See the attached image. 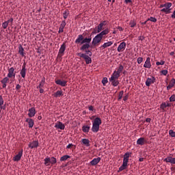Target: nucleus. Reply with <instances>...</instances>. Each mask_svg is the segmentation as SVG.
<instances>
[{
  "label": "nucleus",
  "mask_w": 175,
  "mask_h": 175,
  "mask_svg": "<svg viewBox=\"0 0 175 175\" xmlns=\"http://www.w3.org/2000/svg\"><path fill=\"white\" fill-rule=\"evenodd\" d=\"M110 32L109 29H105V30L102 31L100 33L97 34L94 38L92 42L93 46H97L98 43L102 42V39H103V36L107 35Z\"/></svg>",
  "instance_id": "f257e3e1"
},
{
  "label": "nucleus",
  "mask_w": 175,
  "mask_h": 175,
  "mask_svg": "<svg viewBox=\"0 0 175 175\" xmlns=\"http://www.w3.org/2000/svg\"><path fill=\"white\" fill-rule=\"evenodd\" d=\"M100 125H102V120L100 118H96L92 121V131L94 132V133H97V132H99Z\"/></svg>",
  "instance_id": "f03ea898"
},
{
  "label": "nucleus",
  "mask_w": 175,
  "mask_h": 175,
  "mask_svg": "<svg viewBox=\"0 0 175 175\" xmlns=\"http://www.w3.org/2000/svg\"><path fill=\"white\" fill-rule=\"evenodd\" d=\"M91 40H92V38L90 37L84 38L83 35L79 34L75 40V43L77 44H84V43H91Z\"/></svg>",
  "instance_id": "7ed1b4c3"
},
{
  "label": "nucleus",
  "mask_w": 175,
  "mask_h": 175,
  "mask_svg": "<svg viewBox=\"0 0 175 175\" xmlns=\"http://www.w3.org/2000/svg\"><path fill=\"white\" fill-rule=\"evenodd\" d=\"M78 56L85 59L86 65H90V64L92 63V59H91V57H90V56L85 53H78Z\"/></svg>",
  "instance_id": "20e7f679"
},
{
  "label": "nucleus",
  "mask_w": 175,
  "mask_h": 175,
  "mask_svg": "<svg viewBox=\"0 0 175 175\" xmlns=\"http://www.w3.org/2000/svg\"><path fill=\"white\" fill-rule=\"evenodd\" d=\"M65 50H66V44H65V42H64L61 45V46L59 49V52H58V54H57V58H62V57H64Z\"/></svg>",
  "instance_id": "39448f33"
},
{
  "label": "nucleus",
  "mask_w": 175,
  "mask_h": 175,
  "mask_svg": "<svg viewBox=\"0 0 175 175\" xmlns=\"http://www.w3.org/2000/svg\"><path fill=\"white\" fill-rule=\"evenodd\" d=\"M106 25V21H104L101 22L98 26H97V30L94 31V33H100L102 31H103V27Z\"/></svg>",
  "instance_id": "423d86ee"
},
{
  "label": "nucleus",
  "mask_w": 175,
  "mask_h": 175,
  "mask_svg": "<svg viewBox=\"0 0 175 175\" xmlns=\"http://www.w3.org/2000/svg\"><path fill=\"white\" fill-rule=\"evenodd\" d=\"M8 77L9 79H14L16 77V72L14 71V68L11 67L10 68H8Z\"/></svg>",
  "instance_id": "0eeeda50"
},
{
  "label": "nucleus",
  "mask_w": 175,
  "mask_h": 175,
  "mask_svg": "<svg viewBox=\"0 0 175 175\" xmlns=\"http://www.w3.org/2000/svg\"><path fill=\"white\" fill-rule=\"evenodd\" d=\"M132 155V153L130 152H126L124 155V159H123V163L124 165L128 166V162H129V157Z\"/></svg>",
  "instance_id": "6e6552de"
},
{
  "label": "nucleus",
  "mask_w": 175,
  "mask_h": 175,
  "mask_svg": "<svg viewBox=\"0 0 175 175\" xmlns=\"http://www.w3.org/2000/svg\"><path fill=\"white\" fill-rule=\"evenodd\" d=\"M38 147H39L38 140L31 142L29 144V148H31V150H33V148H38Z\"/></svg>",
  "instance_id": "1a4fd4ad"
},
{
  "label": "nucleus",
  "mask_w": 175,
  "mask_h": 175,
  "mask_svg": "<svg viewBox=\"0 0 175 175\" xmlns=\"http://www.w3.org/2000/svg\"><path fill=\"white\" fill-rule=\"evenodd\" d=\"M55 82V84H57V85H61L62 87H66L68 83V81L62 79H57Z\"/></svg>",
  "instance_id": "9d476101"
},
{
  "label": "nucleus",
  "mask_w": 175,
  "mask_h": 175,
  "mask_svg": "<svg viewBox=\"0 0 175 175\" xmlns=\"http://www.w3.org/2000/svg\"><path fill=\"white\" fill-rule=\"evenodd\" d=\"M155 83V77H151L150 78H148L146 81V87H150L151 84H154Z\"/></svg>",
  "instance_id": "9b49d317"
},
{
  "label": "nucleus",
  "mask_w": 175,
  "mask_h": 175,
  "mask_svg": "<svg viewBox=\"0 0 175 175\" xmlns=\"http://www.w3.org/2000/svg\"><path fill=\"white\" fill-rule=\"evenodd\" d=\"M125 49H126V43L125 42H122L119 44L118 47V53H122Z\"/></svg>",
  "instance_id": "f8f14e48"
},
{
  "label": "nucleus",
  "mask_w": 175,
  "mask_h": 175,
  "mask_svg": "<svg viewBox=\"0 0 175 175\" xmlns=\"http://www.w3.org/2000/svg\"><path fill=\"white\" fill-rule=\"evenodd\" d=\"M23 150L22 149L15 157H14L13 161H14V162H18V161H20V159H21V157H23Z\"/></svg>",
  "instance_id": "ddd939ff"
},
{
  "label": "nucleus",
  "mask_w": 175,
  "mask_h": 175,
  "mask_svg": "<svg viewBox=\"0 0 175 175\" xmlns=\"http://www.w3.org/2000/svg\"><path fill=\"white\" fill-rule=\"evenodd\" d=\"M55 128H56V129H61L62 131H64V129H65V124L61 122H57L55 124Z\"/></svg>",
  "instance_id": "4468645a"
},
{
  "label": "nucleus",
  "mask_w": 175,
  "mask_h": 175,
  "mask_svg": "<svg viewBox=\"0 0 175 175\" xmlns=\"http://www.w3.org/2000/svg\"><path fill=\"white\" fill-rule=\"evenodd\" d=\"M35 114H36V110L35 109V107L30 108L29 109L28 116L30 118H32V117H35Z\"/></svg>",
  "instance_id": "2eb2a0df"
},
{
  "label": "nucleus",
  "mask_w": 175,
  "mask_h": 175,
  "mask_svg": "<svg viewBox=\"0 0 175 175\" xmlns=\"http://www.w3.org/2000/svg\"><path fill=\"white\" fill-rule=\"evenodd\" d=\"M113 43V41H108L107 42H105L103 45L100 46V49H102V50H105V49L110 47V46H111Z\"/></svg>",
  "instance_id": "dca6fc26"
},
{
  "label": "nucleus",
  "mask_w": 175,
  "mask_h": 175,
  "mask_svg": "<svg viewBox=\"0 0 175 175\" xmlns=\"http://www.w3.org/2000/svg\"><path fill=\"white\" fill-rule=\"evenodd\" d=\"M144 68H147L148 69L151 68V59L150 57H147L144 64Z\"/></svg>",
  "instance_id": "f3484780"
},
{
  "label": "nucleus",
  "mask_w": 175,
  "mask_h": 175,
  "mask_svg": "<svg viewBox=\"0 0 175 175\" xmlns=\"http://www.w3.org/2000/svg\"><path fill=\"white\" fill-rule=\"evenodd\" d=\"M100 162V157H97L90 161V165L92 166H96V165H98Z\"/></svg>",
  "instance_id": "a211bd4d"
},
{
  "label": "nucleus",
  "mask_w": 175,
  "mask_h": 175,
  "mask_svg": "<svg viewBox=\"0 0 175 175\" xmlns=\"http://www.w3.org/2000/svg\"><path fill=\"white\" fill-rule=\"evenodd\" d=\"M164 161L172 163V165H175V158L172 157H167L164 159Z\"/></svg>",
  "instance_id": "6ab92c4d"
},
{
  "label": "nucleus",
  "mask_w": 175,
  "mask_h": 175,
  "mask_svg": "<svg viewBox=\"0 0 175 175\" xmlns=\"http://www.w3.org/2000/svg\"><path fill=\"white\" fill-rule=\"evenodd\" d=\"M174 85H175V79H174V78H172L170 80L169 85L167 86V91H169L170 89L173 88V87H174Z\"/></svg>",
  "instance_id": "aec40b11"
},
{
  "label": "nucleus",
  "mask_w": 175,
  "mask_h": 175,
  "mask_svg": "<svg viewBox=\"0 0 175 175\" xmlns=\"http://www.w3.org/2000/svg\"><path fill=\"white\" fill-rule=\"evenodd\" d=\"M120 76H121V75H119L116 71H114L111 75V77L109 78V80H113V79L118 80V78L120 77Z\"/></svg>",
  "instance_id": "412c9836"
},
{
  "label": "nucleus",
  "mask_w": 175,
  "mask_h": 175,
  "mask_svg": "<svg viewBox=\"0 0 175 175\" xmlns=\"http://www.w3.org/2000/svg\"><path fill=\"white\" fill-rule=\"evenodd\" d=\"M25 122L28 123L29 128H33V125H35L33 120H32L31 118H27Z\"/></svg>",
  "instance_id": "4be33fe9"
},
{
  "label": "nucleus",
  "mask_w": 175,
  "mask_h": 175,
  "mask_svg": "<svg viewBox=\"0 0 175 175\" xmlns=\"http://www.w3.org/2000/svg\"><path fill=\"white\" fill-rule=\"evenodd\" d=\"M146 143V139L144 137H140L137 140V144L139 146H144Z\"/></svg>",
  "instance_id": "5701e85b"
},
{
  "label": "nucleus",
  "mask_w": 175,
  "mask_h": 175,
  "mask_svg": "<svg viewBox=\"0 0 175 175\" xmlns=\"http://www.w3.org/2000/svg\"><path fill=\"white\" fill-rule=\"evenodd\" d=\"M81 143L84 144V146H86V147H90L91 146V144H90V139H82Z\"/></svg>",
  "instance_id": "b1692460"
},
{
  "label": "nucleus",
  "mask_w": 175,
  "mask_h": 175,
  "mask_svg": "<svg viewBox=\"0 0 175 175\" xmlns=\"http://www.w3.org/2000/svg\"><path fill=\"white\" fill-rule=\"evenodd\" d=\"M53 96L55 98H59L61 96H64V94L62 93V90H57L55 93L53 94Z\"/></svg>",
  "instance_id": "393cba45"
},
{
  "label": "nucleus",
  "mask_w": 175,
  "mask_h": 175,
  "mask_svg": "<svg viewBox=\"0 0 175 175\" xmlns=\"http://www.w3.org/2000/svg\"><path fill=\"white\" fill-rule=\"evenodd\" d=\"M45 83H46V78L44 77H43L42 78V80H41L39 85L37 86V88H43V87H44Z\"/></svg>",
  "instance_id": "a878e982"
},
{
  "label": "nucleus",
  "mask_w": 175,
  "mask_h": 175,
  "mask_svg": "<svg viewBox=\"0 0 175 175\" xmlns=\"http://www.w3.org/2000/svg\"><path fill=\"white\" fill-rule=\"evenodd\" d=\"M82 46L81 47V50L82 51H86L90 47V42H85L84 44H82Z\"/></svg>",
  "instance_id": "bb28decb"
},
{
  "label": "nucleus",
  "mask_w": 175,
  "mask_h": 175,
  "mask_svg": "<svg viewBox=\"0 0 175 175\" xmlns=\"http://www.w3.org/2000/svg\"><path fill=\"white\" fill-rule=\"evenodd\" d=\"M20 75L23 79H25V76L27 75V68H22Z\"/></svg>",
  "instance_id": "cd10ccee"
},
{
  "label": "nucleus",
  "mask_w": 175,
  "mask_h": 175,
  "mask_svg": "<svg viewBox=\"0 0 175 175\" xmlns=\"http://www.w3.org/2000/svg\"><path fill=\"white\" fill-rule=\"evenodd\" d=\"M109 81L111 82V84L113 87H117V85H118V84H120V81H118V79L109 80Z\"/></svg>",
  "instance_id": "c85d7f7f"
},
{
  "label": "nucleus",
  "mask_w": 175,
  "mask_h": 175,
  "mask_svg": "<svg viewBox=\"0 0 175 175\" xmlns=\"http://www.w3.org/2000/svg\"><path fill=\"white\" fill-rule=\"evenodd\" d=\"M18 53L22 57H25V53H24V48L21 45L18 47Z\"/></svg>",
  "instance_id": "c756f323"
},
{
  "label": "nucleus",
  "mask_w": 175,
  "mask_h": 175,
  "mask_svg": "<svg viewBox=\"0 0 175 175\" xmlns=\"http://www.w3.org/2000/svg\"><path fill=\"white\" fill-rule=\"evenodd\" d=\"M44 164L45 165V166H50V164H51L50 163V157H46L44 159Z\"/></svg>",
  "instance_id": "7c9ffc66"
},
{
  "label": "nucleus",
  "mask_w": 175,
  "mask_h": 175,
  "mask_svg": "<svg viewBox=\"0 0 175 175\" xmlns=\"http://www.w3.org/2000/svg\"><path fill=\"white\" fill-rule=\"evenodd\" d=\"M122 70H124V66L122 65H120L118 68L117 69V71H116V72L118 74V75H121V73L122 72Z\"/></svg>",
  "instance_id": "2f4dec72"
},
{
  "label": "nucleus",
  "mask_w": 175,
  "mask_h": 175,
  "mask_svg": "<svg viewBox=\"0 0 175 175\" xmlns=\"http://www.w3.org/2000/svg\"><path fill=\"white\" fill-rule=\"evenodd\" d=\"M91 127L90 126H83L82 127V131L83 132H84L85 133H88L90 132V129Z\"/></svg>",
  "instance_id": "473e14b6"
},
{
  "label": "nucleus",
  "mask_w": 175,
  "mask_h": 175,
  "mask_svg": "<svg viewBox=\"0 0 175 175\" xmlns=\"http://www.w3.org/2000/svg\"><path fill=\"white\" fill-rule=\"evenodd\" d=\"M49 161L51 163V165H55V163H57V159L55 157H49Z\"/></svg>",
  "instance_id": "72a5a7b5"
},
{
  "label": "nucleus",
  "mask_w": 175,
  "mask_h": 175,
  "mask_svg": "<svg viewBox=\"0 0 175 175\" xmlns=\"http://www.w3.org/2000/svg\"><path fill=\"white\" fill-rule=\"evenodd\" d=\"M69 158H70V156H69V155H64V156H63V157H62L60 158V161H61V162L65 161L69 159Z\"/></svg>",
  "instance_id": "f704fd0d"
},
{
  "label": "nucleus",
  "mask_w": 175,
  "mask_h": 175,
  "mask_svg": "<svg viewBox=\"0 0 175 175\" xmlns=\"http://www.w3.org/2000/svg\"><path fill=\"white\" fill-rule=\"evenodd\" d=\"M68 16H69V10H67L63 13V17L64 20H66V18H68Z\"/></svg>",
  "instance_id": "c9c22d12"
},
{
  "label": "nucleus",
  "mask_w": 175,
  "mask_h": 175,
  "mask_svg": "<svg viewBox=\"0 0 175 175\" xmlns=\"http://www.w3.org/2000/svg\"><path fill=\"white\" fill-rule=\"evenodd\" d=\"M172 3H165V6L164 7L165 8H163V10H169V9H170V8H172Z\"/></svg>",
  "instance_id": "e433bc0d"
},
{
  "label": "nucleus",
  "mask_w": 175,
  "mask_h": 175,
  "mask_svg": "<svg viewBox=\"0 0 175 175\" xmlns=\"http://www.w3.org/2000/svg\"><path fill=\"white\" fill-rule=\"evenodd\" d=\"M129 25L131 28H135L136 27V21L133 20L130 21Z\"/></svg>",
  "instance_id": "4c0bfd02"
},
{
  "label": "nucleus",
  "mask_w": 175,
  "mask_h": 175,
  "mask_svg": "<svg viewBox=\"0 0 175 175\" xmlns=\"http://www.w3.org/2000/svg\"><path fill=\"white\" fill-rule=\"evenodd\" d=\"M66 26V21L64 20V21H62L59 28H62V29H64V28H65Z\"/></svg>",
  "instance_id": "58836bf2"
},
{
  "label": "nucleus",
  "mask_w": 175,
  "mask_h": 175,
  "mask_svg": "<svg viewBox=\"0 0 175 175\" xmlns=\"http://www.w3.org/2000/svg\"><path fill=\"white\" fill-rule=\"evenodd\" d=\"M122 96H124L123 90H122L119 92L118 100H120L121 99H122Z\"/></svg>",
  "instance_id": "ea45409f"
},
{
  "label": "nucleus",
  "mask_w": 175,
  "mask_h": 175,
  "mask_svg": "<svg viewBox=\"0 0 175 175\" xmlns=\"http://www.w3.org/2000/svg\"><path fill=\"white\" fill-rule=\"evenodd\" d=\"M1 83H4L5 84H7V83H9V77H8V75L1 80Z\"/></svg>",
  "instance_id": "a19ab883"
},
{
  "label": "nucleus",
  "mask_w": 175,
  "mask_h": 175,
  "mask_svg": "<svg viewBox=\"0 0 175 175\" xmlns=\"http://www.w3.org/2000/svg\"><path fill=\"white\" fill-rule=\"evenodd\" d=\"M171 10L172 9L170 8L168 10H161V12L165 13V14H170V13H172Z\"/></svg>",
  "instance_id": "79ce46f5"
},
{
  "label": "nucleus",
  "mask_w": 175,
  "mask_h": 175,
  "mask_svg": "<svg viewBox=\"0 0 175 175\" xmlns=\"http://www.w3.org/2000/svg\"><path fill=\"white\" fill-rule=\"evenodd\" d=\"M128 165H124V164H122L120 167H119V170L118 172H122V170H125V169H126Z\"/></svg>",
  "instance_id": "37998d69"
},
{
  "label": "nucleus",
  "mask_w": 175,
  "mask_h": 175,
  "mask_svg": "<svg viewBox=\"0 0 175 175\" xmlns=\"http://www.w3.org/2000/svg\"><path fill=\"white\" fill-rule=\"evenodd\" d=\"M108 82L109 81L107 80V77H104L102 80V83L104 86L106 85V84H107Z\"/></svg>",
  "instance_id": "c03bdc74"
},
{
  "label": "nucleus",
  "mask_w": 175,
  "mask_h": 175,
  "mask_svg": "<svg viewBox=\"0 0 175 175\" xmlns=\"http://www.w3.org/2000/svg\"><path fill=\"white\" fill-rule=\"evenodd\" d=\"M10 27L13 25V18H10L8 21H5Z\"/></svg>",
  "instance_id": "a18cd8bd"
},
{
  "label": "nucleus",
  "mask_w": 175,
  "mask_h": 175,
  "mask_svg": "<svg viewBox=\"0 0 175 175\" xmlns=\"http://www.w3.org/2000/svg\"><path fill=\"white\" fill-rule=\"evenodd\" d=\"M148 21H152V23H157V18L152 16H150V18L148 19Z\"/></svg>",
  "instance_id": "49530a36"
},
{
  "label": "nucleus",
  "mask_w": 175,
  "mask_h": 175,
  "mask_svg": "<svg viewBox=\"0 0 175 175\" xmlns=\"http://www.w3.org/2000/svg\"><path fill=\"white\" fill-rule=\"evenodd\" d=\"M169 135L171 136V137H175V132L173 131V130L169 131Z\"/></svg>",
  "instance_id": "de8ad7c7"
},
{
  "label": "nucleus",
  "mask_w": 175,
  "mask_h": 175,
  "mask_svg": "<svg viewBox=\"0 0 175 175\" xmlns=\"http://www.w3.org/2000/svg\"><path fill=\"white\" fill-rule=\"evenodd\" d=\"M166 103H163L162 104H161L160 105V108L162 109V110H165V109L166 108Z\"/></svg>",
  "instance_id": "09e8293b"
},
{
  "label": "nucleus",
  "mask_w": 175,
  "mask_h": 175,
  "mask_svg": "<svg viewBox=\"0 0 175 175\" xmlns=\"http://www.w3.org/2000/svg\"><path fill=\"white\" fill-rule=\"evenodd\" d=\"M156 65L159 66V65H165V61L161 60V62H157Z\"/></svg>",
  "instance_id": "8fccbe9b"
},
{
  "label": "nucleus",
  "mask_w": 175,
  "mask_h": 175,
  "mask_svg": "<svg viewBox=\"0 0 175 175\" xmlns=\"http://www.w3.org/2000/svg\"><path fill=\"white\" fill-rule=\"evenodd\" d=\"M8 25H9L8 24V22L5 21L4 23H2V27L3 28V29H6V28H8Z\"/></svg>",
  "instance_id": "3c124183"
},
{
  "label": "nucleus",
  "mask_w": 175,
  "mask_h": 175,
  "mask_svg": "<svg viewBox=\"0 0 175 175\" xmlns=\"http://www.w3.org/2000/svg\"><path fill=\"white\" fill-rule=\"evenodd\" d=\"M170 102H175V95L173 94L170 98Z\"/></svg>",
  "instance_id": "603ef678"
},
{
  "label": "nucleus",
  "mask_w": 175,
  "mask_h": 175,
  "mask_svg": "<svg viewBox=\"0 0 175 175\" xmlns=\"http://www.w3.org/2000/svg\"><path fill=\"white\" fill-rule=\"evenodd\" d=\"M85 51L86 54H88V55L89 57H92V52H91V51H90V50H86V51Z\"/></svg>",
  "instance_id": "864d4df0"
},
{
  "label": "nucleus",
  "mask_w": 175,
  "mask_h": 175,
  "mask_svg": "<svg viewBox=\"0 0 175 175\" xmlns=\"http://www.w3.org/2000/svg\"><path fill=\"white\" fill-rule=\"evenodd\" d=\"M161 73H162L163 75V76H166V75H167L168 71L167 70H163L161 71Z\"/></svg>",
  "instance_id": "5fc2aeb1"
},
{
  "label": "nucleus",
  "mask_w": 175,
  "mask_h": 175,
  "mask_svg": "<svg viewBox=\"0 0 175 175\" xmlns=\"http://www.w3.org/2000/svg\"><path fill=\"white\" fill-rule=\"evenodd\" d=\"M128 98H129V94H126L124 97H123V100H124V102H126V100H128Z\"/></svg>",
  "instance_id": "6e6d98bb"
},
{
  "label": "nucleus",
  "mask_w": 175,
  "mask_h": 175,
  "mask_svg": "<svg viewBox=\"0 0 175 175\" xmlns=\"http://www.w3.org/2000/svg\"><path fill=\"white\" fill-rule=\"evenodd\" d=\"M4 101L3 98H2V96H0V106L3 105Z\"/></svg>",
  "instance_id": "4d7b16f0"
},
{
  "label": "nucleus",
  "mask_w": 175,
  "mask_h": 175,
  "mask_svg": "<svg viewBox=\"0 0 175 175\" xmlns=\"http://www.w3.org/2000/svg\"><path fill=\"white\" fill-rule=\"evenodd\" d=\"M143 62V57H138L137 58V64H140Z\"/></svg>",
  "instance_id": "13d9d810"
},
{
  "label": "nucleus",
  "mask_w": 175,
  "mask_h": 175,
  "mask_svg": "<svg viewBox=\"0 0 175 175\" xmlns=\"http://www.w3.org/2000/svg\"><path fill=\"white\" fill-rule=\"evenodd\" d=\"M20 88H21V85H20V84H17L16 85V90H17V91H18V92H20Z\"/></svg>",
  "instance_id": "bf43d9fd"
},
{
  "label": "nucleus",
  "mask_w": 175,
  "mask_h": 175,
  "mask_svg": "<svg viewBox=\"0 0 175 175\" xmlns=\"http://www.w3.org/2000/svg\"><path fill=\"white\" fill-rule=\"evenodd\" d=\"M72 147H75V145H73V144H69L66 146V148L69 149V148H72Z\"/></svg>",
  "instance_id": "052dcab7"
},
{
  "label": "nucleus",
  "mask_w": 175,
  "mask_h": 175,
  "mask_svg": "<svg viewBox=\"0 0 175 175\" xmlns=\"http://www.w3.org/2000/svg\"><path fill=\"white\" fill-rule=\"evenodd\" d=\"M0 109H1V110H5L6 109V105H0Z\"/></svg>",
  "instance_id": "680f3d73"
},
{
  "label": "nucleus",
  "mask_w": 175,
  "mask_h": 175,
  "mask_svg": "<svg viewBox=\"0 0 175 175\" xmlns=\"http://www.w3.org/2000/svg\"><path fill=\"white\" fill-rule=\"evenodd\" d=\"M88 109L90 111H94V107L92 105L89 106Z\"/></svg>",
  "instance_id": "e2e57ef3"
},
{
  "label": "nucleus",
  "mask_w": 175,
  "mask_h": 175,
  "mask_svg": "<svg viewBox=\"0 0 175 175\" xmlns=\"http://www.w3.org/2000/svg\"><path fill=\"white\" fill-rule=\"evenodd\" d=\"M138 40H144V36H140L139 37H138Z\"/></svg>",
  "instance_id": "0e129e2a"
},
{
  "label": "nucleus",
  "mask_w": 175,
  "mask_h": 175,
  "mask_svg": "<svg viewBox=\"0 0 175 175\" xmlns=\"http://www.w3.org/2000/svg\"><path fill=\"white\" fill-rule=\"evenodd\" d=\"M22 68L27 69V63H25V62L23 63V65L22 66Z\"/></svg>",
  "instance_id": "69168bd1"
},
{
  "label": "nucleus",
  "mask_w": 175,
  "mask_h": 175,
  "mask_svg": "<svg viewBox=\"0 0 175 175\" xmlns=\"http://www.w3.org/2000/svg\"><path fill=\"white\" fill-rule=\"evenodd\" d=\"M62 32H64V29H62L61 27L59 28V33H62Z\"/></svg>",
  "instance_id": "338daca9"
},
{
  "label": "nucleus",
  "mask_w": 175,
  "mask_h": 175,
  "mask_svg": "<svg viewBox=\"0 0 175 175\" xmlns=\"http://www.w3.org/2000/svg\"><path fill=\"white\" fill-rule=\"evenodd\" d=\"M172 18H175V10L173 12V14L171 16Z\"/></svg>",
  "instance_id": "774afa93"
}]
</instances>
